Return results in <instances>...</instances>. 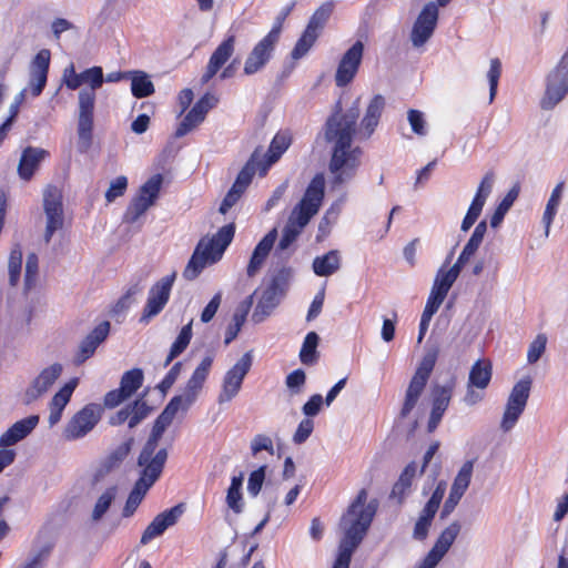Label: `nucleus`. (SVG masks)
<instances>
[{"label": "nucleus", "instance_id": "obj_1", "mask_svg": "<svg viewBox=\"0 0 568 568\" xmlns=\"http://www.w3.org/2000/svg\"><path fill=\"white\" fill-rule=\"evenodd\" d=\"M384 108V97L376 94L369 101L357 130L358 105L344 114L336 112L327 119L325 139L333 144L329 171L334 175L335 185L346 183L355 176L362 151L353 146V136L357 134L361 140L371 138L379 123Z\"/></svg>", "mask_w": 568, "mask_h": 568}, {"label": "nucleus", "instance_id": "obj_2", "mask_svg": "<svg viewBox=\"0 0 568 568\" xmlns=\"http://www.w3.org/2000/svg\"><path fill=\"white\" fill-rule=\"evenodd\" d=\"M62 82L69 90H78L77 111V149L80 153H87L93 142L95 91L103 82V70L101 67H91L77 72L74 64H69L62 73Z\"/></svg>", "mask_w": 568, "mask_h": 568}, {"label": "nucleus", "instance_id": "obj_3", "mask_svg": "<svg viewBox=\"0 0 568 568\" xmlns=\"http://www.w3.org/2000/svg\"><path fill=\"white\" fill-rule=\"evenodd\" d=\"M213 362L214 354L210 353L204 356L189 378L183 394L171 398L163 412L155 419L151 435L141 450L143 460L146 457L156 456V452L162 448L159 447V442L165 429L172 424L179 412H186L195 402L210 374Z\"/></svg>", "mask_w": 568, "mask_h": 568}, {"label": "nucleus", "instance_id": "obj_4", "mask_svg": "<svg viewBox=\"0 0 568 568\" xmlns=\"http://www.w3.org/2000/svg\"><path fill=\"white\" fill-rule=\"evenodd\" d=\"M368 493L361 489L356 498L342 516L339 528L343 537L339 541L338 556L333 568H348L354 550L365 537L378 508L376 499L367 500Z\"/></svg>", "mask_w": 568, "mask_h": 568}, {"label": "nucleus", "instance_id": "obj_5", "mask_svg": "<svg viewBox=\"0 0 568 568\" xmlns=\"http://www.w3.org/2000/svg\"><path fill=\"white\" fill-rule=\"evenodd\" d=\"M325 180L322 174L313 178L301 202L294 207L288 224L284 227L278 250L285 251L296 240L301 230L310 222L322 204Z\"/></svg>", "mask_w": 568, "mask_h": 568}, {"label": "nucleus", "instance_id": "obj_6", "mask_svg": "<svg viewBox=\"0 0 568 568\" xmlns=\"http://www.w3.org/2000/svg\"><path fill=\"white\" fill-rule=\"evenodd\" d=\"M234 233L235 226L231 223L222 226L212 236H203L183 271L184 278L193 281L206 266L220 261L226 247L231 244Z\"/></svg>", "mask_w": 568, "mask_h": 568}, {"label": "nucleus", "instance_id": "obj_7", "mask_svg": "<svg viewBox=\"0 0 568 568\" xmlns=\"http://www.w3.org/2000/svg\"><path fill=\"white\" fill-rule=\"evenodd\" d=\"M168 459L166 448H161L156 452V456L146 457L142 459V453L138 458V465L141 468L140 478L135 483L132 491L130 493L125 506L123 508V516L130 517L133 515L140 503L142 501L146 491L159 479Z\"/></svg>", "mask_w": 568, "mask_h": 568}, {"label": "nucleus", "instance_id": "obj_8", "mask_svg": "<svg viewBox=\"0 0 568 568\" xmlns=\"http://www.w3.org/2000/svg\"><path fill=\"white\" fill-rule=\"evenodd\" d=\"M568 94V48L559 62L546 77L545 92L540 100L542 110H552Z\"/></svg>", "mask_w": 568, "mask_h": 568}, {"label": "nucleus", "instance_id": "obj_9", "mask_svg": "<svg viewBox=\"0 0 568 568\" xmlns=\"http://www.w3.org/2000/svg\"><path fill=\"white\" fill-rule=\"evenodd\" d=\"M437 359V351H428L420 361L409 385L406 389L405 400L400 410V416L406 417L416 406L426 384L434 369Z\"/></svg>", "mask_w": 568, "mask_h": 568}, {"label": "nucleus", "instance_id": "obj_10", "mask_svg": "<svg viewBox=\"0 0 568 568\" xmlns=\"http://www.w3.org/2000/svg\"><path fill=\"white\" fill-rule=\"evenodd\" d=\"M531 384L530 377H524L511 388L500 420V429L504 433L510 432L523 415L530 395Z\"/></svg>", "mask_w": 568, "mask_h": 568}, {"label": "nucleus", "instance_id": "obj_11", "mask_svg": "<svg viewBox=\"0 0 568 568\" xmlns=\"http://www.w3.org/2000/svg\"><path fill=\"white\" fill-rule=\"evenodd\" d=\"M252 364L253 352L247 351L230 369L226 371L223 376L221 390L217 397L219 404L229 403L239 395L243 381L250 372Z\"/></svg>", "mask_w": 568, "mask_h": 568}, {"label": "nucleus", "instance_id": "obj_12", "mask_svg": "<svg viewBox=\"0 0 568 568\" xmlns=\"http://www.w3.org/2000/svg\"><path fill=\"white\" fill-rule=\"evenodd\" d=\"M102 412L99 404L85 405L67 423L63 429L64 439L77 440L88 435L101 419Z\"/></svg>", "mask_w": 568, "mask_h": 568}, {"label": "nucleus", "instance_id": "obj_13", "mask_svg": "<svg viewBox=\"0 0 568 568\" xmlns=\"http://www.w3.org/2000/svg\"><path fill=\"white\" fill-rule=\"evenodd\" d=\"M63 373V365L53 363L43 367L26 387L22 400L30 405L44 397Z\"/></svg>", "mask_w": 568, "mask_h": 568}, {"label": "nucleus", "instance_id": "obj_14", "mask_svg": "<svg viewBox=\"0 0 568 568\" xmlns=\"http://www.w3.org/2000/svg\"><path fill=\"white\" fill-rule=\"evenodd\" d=\"M43 210L45 213L44 241L49 243L55 231L63 226L62 196L57 187L49 186L43 194Z\"/></svg>", "mask_w": 568, "mask_h": 568}, {"label": "nucleus", "instance_id": "obj_15", "mask_svg": "<svg viewBox=\"0 0 568 568\" xmlns=\"http://www.w3.org/2000/svg\"><path fill=\"white\" fill-rule=\"evenodd\" d=\"M175 281V273L166 275L159 280L149 292L148 301L141 316V322H149L150 318L158 315L166 305L173 283Z\"/></svg>", "mask_w": 568, "mask_h": 568}, {"label": "nucleus", "instance_id": "obj_16", "mask_svg": "<svg viewBox=\"0 0 568 568\" xmlns=\"http://www.w3.org/2000/svg\"><path fill=\"white\" fill-rule=\"evenodd\" d=\"M280 39L278 27L272 30L253 48L244 63V73L247 75L260 71L270 60L271 54Z\"/></svg>", "mask_w": 568, "mask_h": 568}, {"label": "nucleus", "instance_id": "obj_17", "mask_svg": "<svg viewBox=\"0 0 568 568\" xmlns=\"http://www.w3.org/2000/svg\"><path fill=\"white\" fill-rule=\"evenodd\" d=\"M438 6L428 2L418 14L410 32V40L415 48L423 47L433 36L438 20Z\"/></svg>", "mask_w": 568, "mask_h": 568}, {"label": "nucleus", "instance_id": "obj_18", "mask_svg": "<svg viewBox=\"0 0 568 568\" xmlns=\"http://www.w3.org/2000/svg\"><path fill=\"white\" fill-rule=\"evenodd\" d=\"M364 53V44L362 41H356L341 58L335 73V83L337 87L343 88L349 84L362 63Z\"/></svg>", "mask_w": 568, "mask_h": 568}, {"label": "nucleus", "instance_id": "obj_19", "mask_svg": "<svg viewBox=\"0 0 568 568\" xmlns=\"http://www.w3.org/2000/svg\"><path fill=\"white\" fill-rule=\"evenodd\" d=\"M460 529L462 526L458 521H453L448 527H446L439 535L433 548L416 568H435L454 544L460 532Z\"/></svg>", "mask_w": 568, "mask_h": 568}, {"label": "nucleus", "instance_id": "obj_20", "mask_svg": "<svg viewBox=\"0 0 568 568\" xmlns=\"http://www.w3.org/2000/svg\"><path fill=\"white\" fill-rule=\"evenodd\" d=\"M445 495V483H439L436 489L433 491L432 497L424 506L419 514L418 519L415 523L413 530V538L416 540H424L428 535V530L432 526L433 519L439 508V505Z\"/></svg>", "mask_w": 568, "mask_h": 568}, {"label": "nucleus", "instance_id": "obj_21", "mask_svg": "<svg viewBox=\"0 0 568 568\" xmlns=\"http://www.w3.org/2000/svg\"><path fill=\"white\" fill-rule=\"evenodd\" d=\"M184 513V507L179 504L154 517L141 536V544L146 545L152 539L161 536L169 527L174 526Z\"/></svg>", "mask_w": 568, "mask_h": 568}, {"label": "nucleus", "instance_id": "obj_22", "mask_svg": "<svg viewBox=\"0 0 568 568\" xmlns=\"http://www.w3.org/2000/svg\"><path fill=\"white\" fill-rule=\"evenodd\" d=\"M235 36H229L211 54L201 81L207 83L230 60L235 50Z\"/></svg>", "mask_w": 568, "mask_h": 568}, {"label": "nucleus", "instance_id": "obj_23", "mask_svg": "<svg viewBox=\"0 0 568 568\" xmlns=\"http://www.w3.org/2000/svg\"><path fill=\"white\" fill-rule=\"evenodd\" d=\"M78 378H72L65 383L51 398L49 403V426L57 425L62 417L63 409L71 399L74 389L78 386Z\"/></svg>", "mask_w": 568, "mask_h": 568}, {"label": "nucleus", "instance_id": "obj_24", "mask_svg": "<svg viewBox=\"0 0 568 568\" xmlns=\"http://www.w3.org/2000/svg\"><path fill=\"white\" fill-rule=\"evenodd\" d=\"M281 296L278 278H273L271 285L262 292L257 305L252 314V320L255 323L263 322L276 307Z\"/></svg>", "mask_w": 568, "mask_h": 568}, {"label": "nucleus", "instance_id": "obj_25", "mask_svg": "<svg viewBox=\"0 0 568 568\" xmlns=\"http://www.w3.org/2000/svg\"><path fill=\"white\" fill-rule=\"evenodd\" d=\"M38 415H30L16 422L0 436V447H9L26 438L39 424Z\"/></svg>", "mask_w": 568, "mask_h": 568}, {"label": "nucleus", "instance_id": "obj_26", "mask_svg": "<svg viewBox=\"0 0 568 568\" xmlns=\"http://www.w3.org/2000/svg\"><path fill=\"white\" fill-rule=\"evenodd\" d=\"M110 332V323L104 321L100 323L81 342L79 353L77 355V363L81 364L91 357L97 347L108 337Z\"/></svg>", "mask_w": 568, "mask_h": 568}, {"label": "nucleus", "instance_id": "obj_27", "mask_svg": "<svg viewBox=\"0 0 568 568\" xmlns=\"http://www.w3.org/2000/svg\"><path fill=\"white\" fill-rule=\"evenodd\" d=\"M454 389V384L437 386L434 389V399H433V408L430 412V417L428 422V430L433 432L436 429L438 424L442 420L444 413L446 412L449 402L452 399V394Z\"/></svg>", "mask_w": 568, "mask_h": 568}, {"label": "nucleus", "instance_id": "obj_28", "mask_svg": "<svg viewBox=\"0 0 568 568\" xmlns=\"http://www.w3.org/2000/svg\"><path fill=\"white\" fill-rule=\"evenodd\" d=\"M48 155L49 153L44 149L33 146L26 148L18 165L19 176L26 181L30 180Z\"/></svg>", "mask_w": 568, "mask_h": 568}, {"label": "nucleus", "instance_id": "obj_29", "mask_svg": "<svg viewBox=\"0 0 568 568\" xmlns=\"http://www.w3.org/2000/svg\"><path fill=\"white\" fill-rule=\"evenodd\" d=\"M276 239L277 231L276 229H273L255 246L246 268V273L250 277L254 276L261 270Z\"/></svg>", "mask_w": 568, "mask_h": 568}, {"label": "nucleus", "instance_id": "obj_30", "mask_svg": "<svg viewBox=\"0 0 568 568\" xmlns=\"http://www.w3.org/2000/svg\"><path fill=\"white\" fill-rule=\"evenodd\" d=\"M292 138L288 132H278L272 140L266 153V163L261 168V174L264 175L267 169L274 164L282 154L288 149Z\"/></svg>", "mask_w": 568, "mask_h": 568}, {"label": "nucleus", "instance_id": "obj_31", "mask_svg": "<svg viewBox=\"0 0 568 568\" xmlns=\"http://www.w3.org/2000/svg\"><path fill=\"white\" fill-rule=\"evenodd\" d=\"M313 271L317 276H331L341 268V253L332 250L313 260Z\"/></svg>", "mask_w": 568, "mask_h": 568}, {"label": "nucleus", "instance_id": "obj_32", "mask_svg": "<svg viewBox=\"0 0 568 568\" xmlns=\"http://www.w3.org/2000/svg\"><path fill=\"white\" fill-rule=\"evenodd\" d=\"M493 376L491 363L487 359H478L469 371L467 384L477 388L486 389Z\"/></svg>", "mask_w": 568, "mask_h": 568}, {"label": "nucleus", "instance_id": "obj_33", "mask_svg": "<svg viewBox=\"0 0 568 568\" xmlns=\"http://www.w3.org/2000/svg\"><path fill=\"white\" fill-rule=\"evenodd\" d=\"M244 480V474L240 473L237 476H233L231 485L227 488L225 503L235 515H240L244 510V497L242 493V486Z\"/></svg>", "mask_w": 568, "mask_h": 568}, {"label": "nucleus", "instance_id": "obj_34", "mask_svg": "<svg viewBox=\"0 0 568 568\" xmlns=\"http://www.w3.org/2000/svg\"><path fill=\"white\" fill-rule=\"evenodd\" d=\"M419 474V469L416 463L408 464L402 471L398 480L395 483L392 489V497L396 498L399 503L404 500L410 490L414 478Z\"/></svg>", "mask_w": 568, "mask_h": 568}, {"label": "nucleus", "instance_id": "obj_35", "mask_svg": "<svg viewBox=\"0 0 568 568\" xmlns=\"http://www.w3.org/2000/svg\"><path fill=\"white\" fill-rule=\"evenodd\" d=\"M486 230H487V224L485 221H481L477 224L470 239L464 246V248L455 264L459 265V267L463 268V266L469 261V258L475 254V252L481 244L483 239L486 233Z\"/></svg>", "mask_w": 568, "mask_h": 568}, {"label": "nucleus", "instance_id": "obj_36", "mask_svg": "<svg viewBox=\"0 0 568 568\" xmlns=\"http://www.w3.org/2000/svg\"><path fill=\"white\" fill-rule=\"evenodd\" d=\"M460 271L462 267L457 264H454L448 270H445V266L440 267L435 276L432 290L447 296L450 287L459 276Z\"/></svg>", "mask_w": 568, "mask_h": 568}, {"label": "nucleus", "instance_id": "obj_37", "mask_svg": "<svg viewBox=\"0 0 568 568\" xmlns=\"http://www.w3.org/2000/svg\"><path fill=\"white\" fill-rule=\"evenodd\" d=\"M129 74L131 92L135 98H146L154 93V84L144 71H129Z\"/></svg>", "mask_w": 568, "mask_h": 568}, {"label": "nucleus", "instance_id": "obj_38", "mask_svg": "<svg viewBox=\"0 0 568 568\" xmlns=\"http://www.w3.org/2000/svg\"><path fill=\"white\" fill-rule=\"evenodd\" d=\"M564 193V183H558L551 191V194L548 199V202L545 207V212L542 215V223L545 225V235H549L551 223L557 214L558 207L561 202Z\"/></svg>", "mask_w": 568, "mask_h": 568}, {"label": "nucleus", "instance_id": "obj_39", "mask_svg": "<svg viewBox=\"0 0 568 568\" xmlns=\"http://www.w3.org/2000/svg\"><path fill=\"white\" fill-rule=\"evenodd\" d=\"M192 324H193V320H191L186 325H184L178 337L175 338V341L173 342V344L171 345V348H170V352L164 361V366H169L171 364V362L178 357L179 355H181L185 349L186 347L189 346L191 339H192V336H193V333H192Z\"/></svg>", "mask_w": 568, "mask_h": 568}, {"label": "nucleus", "instance_id": "obj_40", "mask_svg": "<svg viewBox=\"0 0 568 568\" xmlns=\"http://www.w3.org/2000/svg\"><path fill=\"white\" fill-rule=\"evenodd\" d=\"M116 487L112 486L106 488L97 499L93 509L90 515V520L93 524L99 523L106 514L112 503L116 497Z\"/></svg>", "mask_w": 568, "mask_h": 568}, {"label": "nucleus", "instance_id": "obj_41", "mask_svg": "<svg viewBox=\"0 0 568 568\" xmlns=\"http://www.w3.org/2000/svg\"><path fill=\"white\" fill-rule=\"evenodd\" d=\"M143 379L144 375L141 368H133L125 372L120 382L121 392L128 397H131L142 386Z\"/></svg>", "mask_w": 568, "mask_h": 568}, {"label": "nucleus", "instance_id": "obj_42", "mask_svg": "<svg viewBox=\"0 0 568 568\" xmlns=\"http://www.w3.org/2000/svg\"><path fill=\"white\" fill-rule=\"evenodd\" d=\"M519 195V186L514 185L508 193L505 195V197L501 200L499 205L497 206L496 211L494 212L491 219H490V225L491 227H497L503 222L506 213L509 211L514 202Z\"/></svg>", "mask_w": 568, "mask_h": 568}, {"label": "nucleus", "instance_id": "obj_43", "mask_svg": "<svg viewBox=\"0 0 568 568\" xmlns=\"http://www.w3.org/2000/svg\"><path fill=\"white\" fill-rule=\"evenodd\" d=\"M333 10V1H327L323 3L315 10L306 28L320 34L324 26L326 24L328 18L331 17Z\"/></svg>", "mask_w": 568, "mask_h": 568}, {"label": "nucleus", "instance_id": "obj_44", "mask_svg": "<svg viewBox=\"0 0 568 568\" xmlns=\"http://www.w3.org/2000/svg\"><path fill=\"white\" fill-rule=\"evenodd\" d=\"M320 337L315 332H310L302 345L300 359L305 365H313L317 361V345Z\"/></svg>", "mask_w": 568, "mask_h": 568}, {"label": "nucleus", "instance_id": "obj_45", "mask_svg": "<svg viewBox=\"0 0 568 568\" xmlns=\"http://www.w3.org/2000/svg\"><path fill=\"white\" fill-rule=\"evenodd\" d=\"M473 469L474 463L471 460L465 462L460 467L459 471L457 473L454 483L450 487V490L464 496L465 491L467 490L470 484Z\"/></svg>", "mask_w": 568, "mask_h": 568}, {"label": "nucleus", "instance_id": "obj_46", "mask_svg": "<svg viewBox=\"0 0 568 568\" xmlns=\"http://www.w3.org/2000/svg\"><path fill=\"white\" fill-rule=\"evenodd\" d=\"M153 204L142 195H138L128 206L124 221L129 223H135Z\"/></svg>", "mask_w": 568, "mask_h": 568}, {"label": "nucleus", "instance_id": "obj_47", "mask_svg": "<svg viewBox=\"0 0 568 568\" xmlns=\"http://www.w3.org/2000/svg\"><path fill=\"white\" fill-rule=\"evenodd\" d=\"M256 163V154L254 153L251 158V160L247 162V164L240 171L233 187L237 189L239 191L244 192L245 189L248 186V184L252 181V178L256 170L261 171V168L263 164L258 163L257 168H255Z\"/></svg>", "mask_w": 568, "mask_h": 568}, {"label": "nucleus", "instance_id": "obj_48", "mask_svg": "<svg viewBox=\"0 0 568 568\" xmlns=\"http://www.w3.org/2000/svg\"><path fill=\"white\" fill-rule=\"evenodd\" d=\"M318 36V33L306 28L292 51V58L297 60L304 57L313 47Z\"/></svg>", "mask_w": 568, "mask_h": 568}, {"label": "nucleus", "instance_id": "obj_49", "mask_svg": "<svg viewBox=\"0 0 568 568\" xmlns=\"http://www.w3.org/2000/svg\"><path fill=\"white\" fill-rule=\"evenodd\" d=\"M205 116H203L196 109L192 108L189 113L184 116L182 122L179 124L175 136L182 138L191 132L194 128H196L200 123L204 121Z\"/></svg>", "mask_w": 568, "mask_h": 568}, {"label": "nucleus", "instance_id": "obj_50", "mask_svg": "<svg viewBox=\"0 0 568 568\" xmlns=\"http://www.w3.org/2000/svg\"><path fill=\"white\" fill-rule=\"evenodd\" d=\"M162 175L155 174L151 176L140 189L139 195H142L148 201H151L152 204L155 203V200L159 196L161 185H162Z\"/></svg>", "mask_w": 568, "mask_h": 568}, {"label": "nucleus", "instance_id": "obj_51", "mask_svg": "<svg viewBox=\"0 0 568 568\" xmlns=\"http://www.w3.org/2000/svg\"><path fill=\"white\" fill-rule=\"evenodd\" d=\"M494 182H495V174H494V172H491V171L487 172L484 175V178H483V180H481V182H480V184L478 186L477 193H476V195H475V197H474L471 203L477 204V205L484 207L485 202H486L487 197L489 196V194H490V192L493 190Z\"/></svg>", "mask_w": 568, "mask_h": 568}, {"label": "nucleus", "instance_id": "obj_52", "mask_svg": "<svg viewBox=\"0 0 568 568\" xmlns=\"http://www.w3.org/2000/svg\"><path fill=\"white\" fill-rule=\"evenodd\" d=\"M22 264V252L19 247H14L9 256L8 262V271H9V281L12 286H14L20 277Z\"/></svg>", "mask_w": 568, "mask_h": 568}, {"label": "nucleus", "instance_id": "obj_53", "mask_svg": "<svg viewBox=\"0 0 568 568\" xmlns=\"http://www.w3.org/2000/svg\"><path fill=\"white\" fill-rule=\"evenodd\" d=\"M501 74V62L495 58L490 60V67L487 72L489 82V102H493L497 93L498 81Z\"/></svg>", "mask_w": 568, "mask_h": 568}, {"label": "nucleus", "instance_id": "obj_54", "mask_svg": "<svg viewBox=\"0 0 568 568\" xmlns=\"http://www.w3.org/2000/svg\"><path fill=\"white\" fill-rule=\"evenodd\" d=\"M266 476V466H261L254 471H252L248 476L247 480V491L252 497H256L264 484Z\"/></svg>", "mask_w": 568, "mask_h": 568}, {"label": "nucleus", "instance_id": "obj_55", "mask_svg": "<svg viewBox=\"0 0 568 568\" xmlns=\"http://www.w3.org/2000/svg\"><path fill=\"white\" fill-rule=\"evenodd\" d=\"M128 187V179L124 175H120L111 181L109 189L105 192V199L108 203L113 202L115 199L122 196Z\"/></svg>", "mask_w": 568, "mask_h": 568}, {"label": "nucleus", "instance_id": "obj_56", "mask_svg": "<svg viewBox=\"0 0 568 568\" xmlns=\"http://www.w3.org/2000/svg\"><path fill=\"white\" fill-rule=\"evenodd\" d=\"M306 382V375L302 369H295L286 376L285 384L292 395H297L302 392Z\"/></svg>", "mask_w": 568, "mask_h": 568}, {"label": "nucleus", "instance_id": "obj_57", "mask_svg": "<svg viewBox=\"0 0 568 568\" xmlns=\"http://www.w3.org/2000/svg\"><path fill=\"white\" fill-rule=\"evenodd\" d=\"M547 338L545 335H538L529 345L527 361L530 364L536 363L546 349Z\"/></svg>", "mask_w": 568, "mask_h": 568}, {"label": "nucleus", "instance_id": "obj_58", "mask_svg": "<svg viewBox=\"0 0 568 568\" xmlns=\"http://www.w3.org/2000/svg\"><path fill=\"white\" fill-rule=\"evenodd\" d=\"M140 292L141 287L138 284L131 286L126 293L119 298L113 307V312L118 314L126 311L133 304L135 295H138Z\"/></svg>", "mask_w": 568, "mask_h": 568}, {"label": "nucleus", "instance_id": "obj_59", "mask_svg": "<svg viewBox=\"0 0 568 568\" xmlns=\"http://www.w3.org/2000/svg\"><path fill=\"white\" fill-rule=\"evenodd\" d=\"M50 64V51L43 49L32 60L30 71L48 74Z\"/></svg>", "mask_w": 568, "mask_h": 568}, {"label": "nucleus", "instance_id": "obj_60", "mask_svg": "<svg viewBox=\"0 0 568 568\" xmlns=\"http://www.w3.org/2000/svg\"><path fill=\"white\" fill-rule=\"evenodd\" d=\"M446 296L439 294L438 292L430 290L429 296L427 298L424 312L422 315L424 317H433V315L438 311L440 305L443 304Z\"/></svg>", "mask_w": 568, "mask_h": 568}, {"label": "nucleus", "instance_id": "obj_61", "mask_svg": "<svg viewBox=\"0 0 568 568\" xmlns=\"http://www.w3.org/2000/svg\"><path fill=\"white\" fill-rule=\"evenodd\" d=\"M314 429V423L310 418H305L300 422L296 432L293 435V442L295 444H303L312 434Z\"/></svg>", "mask_w": 568, "mask_h": 568}, {"label": "nucleus", "instance_id": "obj_62", "mask_svg": "<svg viewBox=\"0 0 568 568\" xmlns=\"http://www.w3.org/2000/svg\"><path fill=\"white\" fill-rule=\"evenodd\" d=\"M408 122L412 126V130L418 135L426 134V122L424 119V114L418 110H409L407 113Z\"/></svg>", "mask_w": 568, "mask_h": 568}, {"label": "nucleus", "instance_id": "obj_63", "mask_svg": "<svg viewBox=\"0 0 568 568\" xmlns=\"http://www.w3.org/2000/svg\"><path fill=\"white\" fill-rule=\"evenodd\" d=\"M38 274V256L36 254H29L26 262V286L30 288L37 278Z\"/></svg>", "mask_w": 568, "mask_h": 568}, {"label": "nucleus", "instance_id": "obj_64", "mask_svg": "<svg viewBox=\"0 0 568 568\" xmlns=\"http://www.w3.org/2000/svg\"><path fill=\"white\" fill-rule=\"evenodd\" d=\"M48 74L30 71L29 88L33 97H38L43 91Z\"/></svg>", "mask_w": 568, "mask_h": 568}]
</instances>
